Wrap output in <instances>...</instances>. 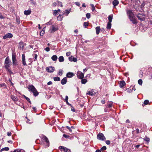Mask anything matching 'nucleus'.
<instances>
[{"label": "nucleus", "mask_w": 152, "mask_h": 152, "mask_svg": "<svg viewBox=\"0 0 152 152\" xmlns=\"http://www.w3.org/2000/svg\"><path fill=\"white\" fill-rule=\"evenodd\" d=\"M67 82V79L66 77H65L62 79L61 81V83L62 85H64L66 84Z\"/></svg>", "instance_id": "nucleus-14"}, {"label": "nucleus", "mask_w": 152, "mask_h": 152, "mask_svg": "<svg viewBox=\"0 0 152 152\" xmlns=\"http://www.w3.org/2000/svg\"><path fill=\"white\" fill-rule=\"evenodd\" d=\"M7 133V135L8 136H10L12 135V133L10 132H8Z\"/></svg>", "instance_id": "nucleus-49"}, {"label": "nucleus", "mask_w": 152, "mask_h": 152, "mask_svg": "<svg viewBox=\"0 0 152 152\" xmlns=\"http://www.w3.org/2000/svg\"><path fill=\"white\" fill-rule=\"evenodd\" d=\"M0 18L1 19H3L4 18L3 16L1 14V13H0Z\"/></svg>", "instance_id": "nucleus-61"}, {"label": "nucleus", "mask_w": 152, "mask_h": 152, "mask_svg": "<svg viewBox=\"0 0 152 152\" xmlns=\"http://www.w3.org/2000/svg\"><path fill=\"white\" fill-rule=\"evenodd\" d=\"M59 61L60 62H62L64 61V58H59Z\"/></svg>", "instance_id": "nucleus-43"}, {"label": "nucleus", "mask_w": 152, "mask_h": 152, "mask_svg": "<svg viewBox=\"0 0 152 152\" xmlns=\"http://www.w3.org/2000/svg\"><path fill=\"white\" fill-rule=\"evenodd\" d=\"M86 17L88 19L89 18H90L91 14L90 13H87L86 14Z\"/></svg>", "instance_id": "nucleus-33"}, {"label": "nucleus", "mask_w": 152, "mask_h": 152, "mask_svg": "<svg viewBox=\"0 0 152 152\" xmlns=\"http://www.w3.org/2000/svg\"><path fill=\"white\" fill-rule=\"evenodd\" d=\"M107 148L105 146H103L101 148V149L100 150L104 151Z\"/></svg>", "instance_id": "nucleus-42"}, {"label": "nucleus", "mask_w": 152, "mask_h": 152, "mask_svg": "<svg viewBox=\"0 0 152 152\" xmlns=\"http://www.w3.org/2000/svg\"><path fill=\"white\" fill-rule=\"evenodd\" d=\"M65 12L68 14L70 12V10H65Z\"/></svg>", "instance_id": "nucleus-50"}, {"label": "nucleus", "mask_w": 152, "mask_h": 152, "mask_svg": "<svg viewBox=\"0 0 152 152\" xmlns=\"http://www.w3.org/2000/svg\"><path fill=\"white\" fill-rule=\"evenodd\" d=\"M91 6L92 7V11L93 12H94L95 10V8L94 7V5L93 4H91Z\"/></svg>", "instance_id": "nucleus-37"}, {"label": "nucleus", "mask_w": 152, "mask_h": 152, "mask_svg": "<svg viewBox=\"0 0 152 152\" xmlns=\"http://www.w3.org/2000/svg\"><path fill=\"white\" fill-rule=\"evenodd\" d=\"M95 152H101V151L100 150H97Z\"/></svg>", "instance_id": "nucleus-64"}, {"label": "nucleus", "mask_w": 152, "mask_h": 152, "mask_svg": "<svg viewBox=\"0 0 152 152\" xmlns=\"http://www.w3.org/2000/svg\"><path fill=\"white\" fill-rule=\"evenodd\" d=\"M111 24L110 22H108L107 26V28L108 29H110L111 28Z\"/></svg>", "instance_id": "nucleus-21"}, {"label": "nucleus", "mask_w": 152, "mask_h": 152, "mask_svg": "<svg viewBox=\"0 0 152 152\" xmlns=\"http://www.w3.org/2000/svg\"><path fill=\"white\" fill-rule=\"evenodd\" d=\"M13 36L12 34L11 33H8L6 34L5 35L3 36V39H6L7 38H11Z\"/></svg>", "instance_id": "nucleus-9"}, {"label": "nucleus", "mask_w": 152, "mask_h": 152, "mask_svg": "<svg viewBox=\"0 0 152 152\" xmlns=\"http://www.w3.org/2000/svg\"><path fill=\"white\" fill-rule=\"evenodd\" d=\"M22 63L24 65H26V63L25 61V58H22Z\"/></svg>", "instance_id": "nucleus-31"}, {"label": "nucleus", "mask_w": 152, "mask_h": 152, "mask_svg": "<svg viewBox=\"0 0 152 152\" xmlns=\"http://www.w3.org/2000/svg\"><path fill=\"white\" fill-rule=\"evenodd\" d=\"M58 10H56L54 11L53 14L54 15H58Z\"/></svg>", "instance_id": "nucleus-41"}, {"label": "nucleus", "mask_w": 152, "mask_h": 152, "mask_svg": "<svg viewBox=\"0 0 152 152\" xmlns=\"http://www.w3.org/2000/svg\"><path fill=\"white\" fill-rule=\"evenodd\" d=\"M88 26V22H85L83 23V26L86 28Z\"/></svg>", "instance_id": "nucleus-26"}, {"label": "nucleus", "mask_w": 152, "mask_h": 152, "mask_svg": "<svg viewBox=\"0 0 152 152\" xmlns=\"http://www.w3.org/2000/svg\"><path fill=\"white\" fill-rule=\"evenodd\" d=\"M28 88L29 91L33 93L34 95L35 96H37L39 94V93L34 86L32 85H29Z\"/></svg>", "instance_id": "nucleus-1"}, {"label": "nucleus", "mask_w": 152, "mask_h": 152, "mask_svg": "<svg viewBox=\"0 0 152 152\" xmlns=\"http://www.w3.org/2000/svg\"><path fill=\"white\" fill-rule=\"evenodd\" d=\"M77 76L79 78L82 79L84 77V74L80 71H78L77 73Z\"/></svg>", "instance_id": "nucleus-6"}, {"label": "nucleus", "mask_w": 152, "mask_h": 152, "mask_svg": "<svg viewBox=\"0 0 152 152\" xmlns=\"http://www.w3.org/2000/svg\"><path fill=\"white\" fill-rule=\"evenodd\" d=\"M101 102L102 104H104L105 103V101L104 100H102L101 101Z\"/></svg>", "instance_id": "nucleus-63"}, {"label": "nucleus", "mask_w": 152, "mask_h": 152, "mask_svg": "<svg viewBox=\"0 0 152 152\" xmlns=\"http://www.w3.org/2000/svg\"><path fill=\"white\" fill-rule=\"evenodd\" d=\"M127 14L128 15L129 18L134 16V14L132 10L127 11Z\"/></svg>", "instance_id": "nucleus-5"}, {"label": "nucleus", "mask_w": 152, "mask_h": 152, "mask_svg": "<svg viewBox=\"0 0 152 152\" xmlns=\"http://www.w3.org/2000/svg\"><path fill=\"white\" fill-rule=\"evenodd\" d=\"M97 139L100 140H105L106 138L104 134L102 133L99 134L97 136Z\"/></svg>", "instance_id": "nucleus-3"}, {"label": "nucleus", "mask_w": 152, "mask_h": 152, "mask_svg": "<svg viewBox=\"0 0 152 152\" xmlns=\"http://www.w3.org/2000/svg\"><path fill=\"white\" fill-rule=\"evenodd\" d=\"M52 84V82L51 81H49L47 83V85H51Z\"/></svg>", "instance_id": "nucleus-54"}, {"label": "nucleus", "mask_w": 152, "mask_h": 152, "mask_svg": "<svg viewBox=\"0 0 152 152\" xmlns=\"http://www.w3.org/2000/svg\"><path fill=\"white\" fill-rule=\"evenodd\" d=\"M13 64H17V62L16 58H12Z\"/></svg>", "instance_id": "nucleus-25"}, {"label": "nucleus", "mask_w": 152, "mask_h": 152, "mask_svg": "<svg viewBox=\"0 0 152 152\" xmlns=\"http://www.w3.org/2000/svg\"><path fill=\"white\" fill-rule=\"evenodd\" d=\"M136 131L137 134H138L139 133V130L138 129H136Z\"/></svg>", "instance_id": "nucleus-60"}, {"label": "nucleus", "mask_w": 152, "mask_h": 152, "mask_svg": "<svg viewBox=\"0 0 152 152\" xmlns=\"http://www.w3.org/2000/svg\"><path fill=\"white\" fill-rule=\"evenodd\" d=\"M11 99L14 102H17L18 101V99L16 97L14 96H11Z\"/></svg>", "instance_id": "nucleus-22"}, {"label": "nucleus", "mask_w": 152, "mask_h": 152, "mask_svg": "<svg viewBox=\"0 0 152 152\" xmlns=\"http://www.w3.org/2000/svg\"><path fill=\"white\" fill-rule=\"evenodd\" d=\"M75 4L77 6H79L80 5V4L78 2H76L75 3Z\"/></svg>", "instance_id": "nucleus-48"}, {"label": "nucleus", "mask_w": 152, "mask_h": 152, "mask_svg": "<svg viewBox=\"0 0 152 152\" xmlns=\"http://www.w3.org/2000/svg\"><path fill=\"white\" fill-rule=\"evenodd\" d=\"M31 10H25L24 11V14L26 15H28L31 13Z\"/></svg>", "instance_id": "nucleus-16"}, {"label": "nucleus", "mask_w": 152, "mask_h": 152, "mask_svg": "<svg viewBox=\"0 0 152 152\" xmlns=\"http://www.w3.org/2000/svg\"><path fill=\"white\" fill-rule=\"evenodd\" d=\"M45 50L47 51H48L50 50V48L49 47H47L45 48Z\"/></svg>", "instance_id": "nucleus-51"}, {"label": "nucleus", "mask_w": 152, "mask_h": 152, "mask_svg": "<svg viewBox=\"0 0 152 152\" xmlns=\"http://www.w3.org/2000/svg\"><path fill=\"white\" fill-rule=\"evenodd\" d=\"M149 103V101L147 100H145L144 102V105H143V104H142V106H144L145 105Z\"/></svg>", "instance_id": "nucleus-32"}, {"label": "nucleus", "mask_w": 152, "mask_h": 152, "mask_svg": "<svg viewBox=\"0 0 152 152\" xmlns=\"http://www.w3.org/2000/svg\"><path fill=\"white\" fill-rule=\"evenodd\" d=\"M26 100L30 103H31V102L30 101V99L29 98L27 97V98H26Z\"/></svg>", "instance_id": "nucleus-47"}, {"label": "nucleus", "mask_w": 152, "mask_h": 152, "mask_svg": "<svg viewBox=\"0 0 152 152\" xmlns=\"http://www.w3.org/2000/svg\"><path fill=\"white\" fill-rule=\"evenodd\" d=\"M24 47L23 43L22 42H20L19 44L18 48L20 50H23Z\"/></svg>", "instance_id": "nucleus-12"}, {"label": "nucleus", "mask_w": 152, "mask_h": 152, "mask_svg": "<svg viewBox=\"0 0 152 152\" xmlns=\"http://www.w3.org/2000/svg\"><path fill=\"white\" fill-rule=\"evenodd\" d=\"M74 75L73 73L71 72H69L67 73L66 76L68 78H71Z\"/></svg>", "instance_id": "nucleus-13"}, {"label": "nucleus", "mask_w": 152, "mask_h": 152, "mask_svg": "<svg viewBox=\"0 0 152 152\" xmlns=\"http://www.w3.org/2000/svg\"><path fill=\"white\" fill-rule=\"evenodd\" d=\"M66 127L67 129H68L69 130V131L70 132H72V130L71 129V127H70L68 126H66Z\"/></svg>", "instance_id": "nucleus-44"}, {"label": "nucleus", "mask_w": 152, "mask_h": 152, "mask_svg": "<svg viewBox=\"0 0 152 152\" xmlns=\"http://www.w3.org/2000/svg\"><path fill=\"white\" fill-rule=\"evenodd\" d=\"M112 104H109L108 106V107H109V108H110V107H112Z\"/></svg>", "instance_id": "nucleus-62"}, {"label": "nucleus", "mask_w": 152, "mask_h": 152, "mask_svg": "<svg viewBox=\"0 0 152 152\" xmlns=\"http://www.w3.org/2000/svg\"><path fill=\"white\" fill-rule=\"evenodd\" d=\"M54 61H55L57 60L58 58H51Z\"/></svg>", "instance_id": "nucleus-55"}, {"label": "nucleus", "mask_w": 152, "mask_h": 152, "mask_svg": "<svg viewBox=\"0 0 152 152\" xmlns=\"http://www.w3.org/2000/svg\"><path fill=\"white\" fill-rule=\"evenodd\" d=\"M11 64L10 61L9 60V58H6L5 61V67L8 70V68L10 66Z\"/></svg>", "instance_id": "nucleus-2"}, {"label": "nucleus", "mask_w": 152, "mask_h": 152, "mask_svg": "<svg viewBox=\"0 0 152 152\" xmlns=\"http://www.w3.org/2000/svg\"><path fill=\"white\" fill-rule=\"evenodd\" d=\"M57 30V28H56L53 25L51 26L50 30V32L51 33H53Z\"/></svg>", "instance_id": "nucleus-7"}, {"label": "nucleus", "mask_w": 152, "mask_h": 152, "mask_svg": "<svg viewBox=\"0 0 152 152\" xmlns=\"http://www.w3.org/2000/svg\"><path fill=\"white\" fill-rule=\"evenodd\" d=\"M130 20L132 23L134 24H136L137 23V22L135 19L134 16L132 17L131 18H129Z\"/></svg>", "instance_id": "nucleus-11"}, {"label": "nucleus", "mask_w": 152, "mask_h": 152, "mask_svg": "<svg viewBox=\"0 0 152 152\" xmlns=\"http://www.w3.org/2000/svg\"><path fill=\"white\" fill-rule=\"evenodd\" d=\"M57 18L59 20H61V16L60 15L58 16L57 17Z\"/></svg>", "instance_id": "nucleus-57"}, {"label": "nucleus", "mask_w": 152, "mask_h": 152, "mask_svg": "<svg viewBox=\"0 0 152 152\" xmlns=\"http://www.w3.org/2000/svg\"><path fill=\"white\" fill-rule=\"evenodd\" d=\"M138 82L139 85H142V81L141 79H139L138 80Z\"/></svg>", "instance_id": "nucleus-35"}, {"label": "nucleus", "mask_w": 152, "mask_h": 152, "mask_svg": "<svg viewBox=\"0 0 152 152\" xmlns=\"http://www.w3.org/2000/svg\"><path fill=\"white\" fill-rule=\"evenodd\" d=\"M106 144L107 145H110V141L109 140H107L105 141Z\"/></svg>", "instance_id": "nucleus-45"}, {"label": "nucleus", "mask_w": 152, "mask_h": 152, "mask_svg": "<svg viewBox=\"0 0 152 152\" xmlns=\"http://www.w3.org/2000/svg\"><path fill=\"white\" fill-rule=\"evenodd\" d=\"M24 150L22 149H16L13 151H11L10 152H23Z\"/></svg>", "instance_id": "nucleus-20"}, {"label": "nucleus", "mask_w": 152, "mask_h": 152, "mask_svg": "<svg viewBox=\"0 0 152 152\" xmlns=\"http://www.w3.org/2000/svg\"><path fill=\"white\" fill-rule=\"evenodd\" d=\"M5 86V85L4 83L0 84V87L4 86Z\"/></svg>", "instance_id": "nucleus-59"}, {"label": "nucleus", "mask_w": 152, "mask_h": 152, "mask_svg": "<svg viewBox=\"0 0 152 152\" xmlns=\"http://www.w3.org/2000/svg\"><path fill=\"white\" fill-rule=\"evenodd\" d=\"M100 28V26H97L96 28V33L97 34L99 33Z\"/></svg>", "instance_id": "nucleus-18"}, {"label": "nucleus", "mask_w": 152, "mask_h": 152, "mask_svg": "<svg viewBox=\"0 0 152 152\" xmlns=\"http://www.w3.org/2000/svg\"><path fill=\"white\" fill-rule=\"evenodd\" d=\"M137 17L141 21H143L145 20V15L143 13H139L137 15Z\"/></svg>", "instance_id": "nucleus-4"}, {"label": "nucleus", "mask_w": 152, "mask_h": 152, "mask_svg": "<svg viewBox=\"0 0 152 152\" xmlns=\"http://www.w3.org/2000/svg\"><path fill=\"white\" fill-rule=\"evenodd\" d=\"M70 58L71 60L72 59H73V61L74 62H76L77 61L76 58Z\"/></svg>", "instance_id": "nucleus-34"}, {"label": "nucleus", "mask_w": 152, "mask_h": 152, "mask_svg": "<svg viewBox=\"0 0 152 152\" xmlns=\"http://www.w3.org/2000/svg\"><path fill=\"white\" fill-rule=\"evenodd\" d=\"M71 53L70 52H67L66 53V55L67 56H68L70 55Z\"/></svg>", "instance_id": "nucleus-46"}, {"label": "nucleus", "mask_w": 152, "mask_h": 152, "mask_svg": "<svg viewBox=\"0 0 152 152\" xmlns=\"http://www.w3.org/2000/svg\"><path fill=\"white\" fill-rule=\"evenodd\" d=\"M43 139L47 144H49V140L46 136H44L43 137Z\"/></svg>", "instance_id": "nucleus-23"}, {"label": "nucleus", "mask_w": 152, "mask_h": 152, "mask_svg": "<svg viewBox=\"0 0 152 152\" xmlns=\"http://www.w3.org/2000/svg\"><path fill=\"white\" fill-rule=\"evenodd\" d=\"M126 84L124 81H120L119 83V86L121 88H122Z\"/></svg>", "instance_id": "nucleus-15"}, {"label": "nucleus", "mask_w": 152, "mask_h": 152, "mask_svg": "<svg viewBox=\"0 0 152 152\" xmlns=\"http://www.w3.org/2000/svg\"><path fill=\"white\" fill-rule=\"evenodd\" d=\"M113 18V15H109L108 17V20L109 22H108L111 23L112 21V19Z\"/></svg>", "instance_id": "nucleus-17"}, {"label": "nucleus", "mask_w": 152, "mask_h": 152, "mask_svg": "<svg viewBox=\"0 0 152 152\" xmlns=\"http://www.w3.org/2000/svg\"><path fill=\"white\" fill-rule=\"evenodd\" d=\"M9 150V148L8 147H5V148H3L2 149H1L0 151V152H2V151H8Z\"/></svg>", "instance_id": "nucleus-24"}, {"label": "nucleus", "mask_w": 152, "mask_h": 152, "mask_svg": "<svg viewBox=\"0 0 152 152\" xmlns=\"http://www.w3.org/2000/svg\"><path fill=\"white\" fill-rule=\"evenodd\" d=\"M16 22L18 24H19L20 23V21L19 19V18L18 17H17L16 18Z\"/></svg>", "instance_id": "nucleus-39"}, {"label": "nucleus", "mask_w": 152, "mask_h": 152, "mask_svg": "<svg viewBox=\"0 0 152 152\" xmlns=\"http://www.w3.org/2000/svg\"><path fill=\"white\" fill-rule=\"evenodd\" d=\"M53 5L54 7H56L57 5V3L56 2H54L53 3Z\"/></svg>", "instance_id": "nucleus-58"}, {"label": "nucleus", "mask_w": 152, "mask_h": 152, "mask_svg": "<svg viewBox=\"0 0 152 152\" xmlns=\"http://www.w3.org/2000/svg\"><path fill=\"white\" fill-rule=\"evenodd\" d=\"M144 140L145 141L148 142L150 141V138L148 137H145L144 139Z\"/></svg>", "instance_id": "nucleus-40"}, {"label": "nucleus", "mask_w": 152, "mask_h": 152, "mask_svg": "<svg viewBox=\"0 0 152 152\" xmlns=\"http://www.w3.org/2000/svg\"><path fill=\"white\" fill-rule=\"evenodd\" d=\"M54 68L51 66L47 67L46 68V71L50 72H53L54 70Z\"/></svg>", "instance_id": "nucleus-8"}, {"label": "nucleus", "mask_w": 152, "mask_h": 152, "mask_svg": "<svg viewBox=\"0 0 152 152\" xmlns=\"http://www.w3.org/2000/svg\"><path fill=\"white\" fill-rule=\"evenodd\" d=\"M59 148L60 149H62L64 150L65 147H63V146H60L59 147Z\"/></svg>", "instance_id": "nucleus-53"}, {"label": "nucleus", "mask_w": 152, "mask_h": 152, "mask_svg": "<svg viewBox=\"0 0 152 152\" xmlns=\"http://www.w3.org/2000/svg\"><path fill=\"white\" fill-rule=\"evenodd\" d=\"M118 4L119 1L117 0H114L113 2V4L115 7L118 5Z\"/></svg>", "instance_id": "nucleus-19"}, {"label": "nucleus", "mask_w": 152, "mask_h": 152, "mask_svg": "<svg viewBox=\"0 0 152 152\" xmlns=\"http://www.w3.org/2000/svg\"><path fill=\"white\" fill-rule=\"evenodd\" d=\"M58 2V6H60L61 7H63L62 4L61 2L59 1H57Z\"/></svg>", "instance_id": "nucleus-36"}, {"label": "nucleus", "mask_w": 152, "mask_h": 152, "mask_svg": "<svg viewBox=\"0 0 152 152\" xmlns=\"http://www.w3.org/2000/svg\"><path fill=\"white\" fill-rule=\"evenodd\" d=\"M54 80L55 81H59L60 80V78L59 77H54L53 78Z\"/></svg>", "instance_id": "nucleus-28"}, {"label": "nucleus", "mask_w": 152, "mask_h": 152, "mask_svg": "<svg viewBox=\"0 0 152 152\" xmlns=\"http://www.w3.org/2000/svg\"><path fill=\"white\" fill-rule=\"evenodd\" d=\"M64 151V152H71V151L70 149H68L67 148L65 147Z\"/></svg>", "instance_id": "nucleus-29"}, {"label": "nucleus", "mask_w": 152, "mask_h": 152, "mask_svg": "<svg viewBox=\"0 0 152 152\" xmlns=\"http://www.w3.org/2000/svg\"><path fill=\"white\" fill-rule=\"evenodd\" d=\"M63 71L62 69H59L58 73V75L61 76V75L63 73Z\"/></svg>", "instance_id": "nucleus-27"}, {"label": "nucleus", "mask_w": 152, "mask_h": 152, "mask_svg": "<svg viewBox=\"0 0 152 152\" xmlns=\"http://www.w3.org/2000/svg\"><path fill=\"white\" fill-rule=\"evenodd\" d=\"M81 83L82 84H85L87 82V80L86 79H81Z\"/></svg>", "instance_id": "nucleus-30"}, {"label": "nucleus", "mask_w": 152, "mask_h": 152, "mask_svg": "<svg viewBox=\"0 0 152 152\" xmlns=\"http://www.w3.org/2000/svg\"><path fill=\"white\" fill-rule=\"evenodd\" d=\"M126 90L127 92L129 93H131L132 91V90L131 89H129V88L127 89Z\"/></svg>", "instance_id": "nucleus-38"}, {"label": "nucleus", "mask_w": 152, "mask_h": 152, "mask_svg": "<svg viewBox=\"0 0 152 152\" xmlns=\"http://www.w3.org/2000/svg\"><path fill=\"white\" fill-rule=\"evenodd\" d=\"M101 31L103 32H104L105 31L104 28H102L101 29Z\"/></svg>", "instance_id": "nucleus-56"}, {"label": "nucleus", "mask_w": 152, "mask_h": 152, "mask_svg": "<svg viewBox=\"0 0 152 152\" xmlns=\"http://www.w3.org/2000/svg\"><path fill=\"white\" fill-rule=\"evenodd\" d=\"M68 97L67 96H66L65 100L66 102H67L68 100Z\"/></svg>", "instance_id": "nucleus-52"}, {"label": "nucleus", "mask_w": 152, "mask_h": 152, "mask_svg": "<svg viewBox=\"0 0 152 152\" xmlns=\"http://www.w3.org/2000/svg\"><path fill=\"white\" fill-rule=\"evenodd\" d=\"M96 94V92L92 90L91 91H88L86 93L87 95H89L91 96H93Z\"/></svg>", "instance_id": "nucleus-10"}]
</instances>
